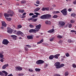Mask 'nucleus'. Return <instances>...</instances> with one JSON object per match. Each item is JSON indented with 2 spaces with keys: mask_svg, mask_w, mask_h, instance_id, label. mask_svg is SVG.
<instances>
[{
  "mask_svg": "<svg viewBox=\"0 0 76 76\" xmlns=\"http://www.w3.org/2000/svg\"><path fill=\"white\" fill-rule=\"evenodd\" d=\"M13 33H14V34H16L17 35H20H20H21V37H23V33L20 31H18L17 32L16 30H14L13 31Z\"/></svg>",
  "mask_w": 76,
  "mask_h": 76,
  "instance_id": "1",
  "label": "nucleus"
},
{
  "mask_svg": "<svg viewBox=\"0 0 76 76\" xmlns=\"http://www.w3.org/2000/svg\"><path fill=\"white\" fill-rule=\"evenodd\" d=\"M61 12L62 13L63 15L64 16H66V15H67V11L66 10V8L62 10Z\"/></svg>",
  "mask_w": 76,
  "mask_h": 76,
  "instance_id": "2",
  "label": "nucleus"
},
{
  "mask_svg": "<svg viewBox=\"0 0 76 76\" xmlns=\"http://www.w3.org/2000/svg\"><path fill=\"white\" fill-rule=\"evenodd\" d=\"M41 24H39V25L36 26L35 29L37 32H38V31H39V29H41Z\"/></svg>",
  "mask_w": 76,
  "mask_h": 76,
  "instance_id": "3",
  "label": "nucleus"
},
{
  "mask_svg": "<svg viewBox=\"0 0 76 76\" xmlns=\"http://www.w3.org/2000/svg\"><path fill=\"white\" fill-rule=\"evenodd\" d=\"M9 42L7 39H4L2 42V44L4 45H7Z\"/></svg>",
  "mask_w": 76,
  "mask_h": 76,
  "instance_id": "4",
  "label": "nucleus"
},
{
  "mask_svg": "<svg viewBox=\"0 0 76 76\" xmlns=\"http://www.w3.org/2000/svg\"><path fill=\"white\" fill-rule=\"evenodd\" d=\"M3 73L5 74V76H7V75H8V73L7 72L5 71H2V72L0 71V76H3Z\"/></svg>",
  "mask_w": 76,
  "mask_h": 76,
  "instance_id": "5",
  "label": "nucleus"
},
{
  "mask_svg": "<svg viewBox=\"0 0 76 76\" xmlns=\"http://www.w3.org/2000/svg\"><path fill=\"white\" fill-rule=\"evenodd\" d=\"M44 63V61L42 60H39L37 61L36 62V64H42Z\"/></svg>",
  "mask_w": 76,
  "mask_h": 76,
  "instance_id": "6",
  "label": "nucleus"
},
{
  "mask_svg": "<svg viewBox=\"0 0 76 76\" xmlns=\"http://www.w3.org/2000/svg\"><path fill=\"white\" fill-rule=\"evenodd\" d=\"M60 64V63L59 62H57L55 64V66L56 67V69H59V67Z\"/></svg>",
  "mask_w": 76,
  "mask_h": 76,
  "instance_id": "7",
  "label": "nucleus"
},
{
  "mask_svg": "<svg viewBox=\"0 0 76 76\" xmlns=\"http://www.w3.org/2000/svg\"><path fill=\"white\" fill-rule=\"evenodd\" d=\"M7 32L9 33V34H12L13 32V29L11 28H7Z\"/></svg>",
  "mask_w": 76,
  "mask_h": 76,
  "instance_id": "8",
  "label": "nucleus"
},
{
  "mask_svg": "<svg viewBox=\"0 0 76 76\" xmlns=\"http://www.w3.org/2000/svg\"><path fill=\"white\" fill-rule=\"evenodd\" d=\"M29 32V33H36L37 31L35 29H30Z\"/></svg>",
  "mask_w": 76,
  "mask_h": 76,
  "instance_id": "9",
  "label": "nucleus"
},
{
  "mask_svg": "<svg viewBox=\"0 0 76 76\" xmlns=\"http://www.w3.org/2000/svg\"><path fill=\"white\" fill-rule=\"evenodd\" d=\"M34 14H35L37 15H33L32 17L33 18H37L38 17V15H40V14L38 13V12H34Z\"/></svg>",
  "mask_w": 76,
  "mask_h": 76,
  "instance_id": "10",
  "label": "nucleus"
},
{
  "mask_svg": "<svg viewBox=\"0 0 76 76\" xmlns=\"http://www.w3.org/2000/svg\"><path fill=\"white\" fill-rule=\"evenodd\" d=\"M17 71H21L22 70V68L20 66H17L15 67Z\"/></svg>",
  "mask_w": 76,
  "mask_h": 76,
  "instance_id": "11",
  "label": "nucleus"
},
{
  "mask_svg": "<svg viewBox=\"0 0 76 76\" xmlns=\"http://www.w3.org/2000/svg\"><path fill=\"white\" fill-rule=\"evenodd\" d=\"M59 23L60 25L62 26H63L65 25V22L63 21L59 22Z\"/></svg>",
  "mask_w": 76,
  "mask_h": 76,
  "instance_id": "12",
  "label": "nucleus"
},
{
  "mask_svg": "<svg viewBox=\"0 0 76 76\" xmlns=\"http://www.w3.org/2000/svg\"><path fill=\"white\" fill-rule=\"evenodd\" d=\"M2 26L6 27L7 26V24L6 23V22L4 21H2Z\"/></svg>",
  "mask_w": 76,
  "mask_h": 76,
  "instance_id": "13",
  "label": "nucleus"
},
{
  "mask_svg": "<svg viewBox=\"0 0 76 76\" xmlns=\"http://www.w3.org/2000/svg\"><path fill=\"white\" fill-rule=\"evenodd\" d=\"M40 18L42 19H46V15H44L40 16Z\"/></svg>",
  "mask_w": 76,
  "mask_h": 76,
  "instance_id": "14",
  "label": "nucleus"
},
{
  "mask_svg": "<svg viewBox=\"0 0 76 76\" xmlns=\"http://www.w3.org/2000/svg\"><path fill=\"white\" fill-rule=\"evenodd\" d=\"M4 16H5V19L6 18H7V17H9L10 15L9 14L7 13H5L4 14Z\"/></svg>",
  "mask_w": 76,
  "mask_h": 76,
  "instance_id": "15",
  "label": "nucleus"
},
{
  "mask_svg": "<svg viewBox=\"0 0 76 76\" xmlns=\"http://www.w3.org/2000/svg\"><path fill=\"white\" fill-rule=\"evenodd\" d=\"M51 17V15L50 14H46V19H49Z\"/></svg>",
  "mask_w": 76,
  "mask_h": 76,
  "instance_id": "16",
  "label": "nucleus"
},
{
  "mask_svg": "<svg viewBox=\"0 0 76 76\" xmlns=\"http://www.w3.org/2000/svg\"><path fill=\"white\" fill-rule=\"evenodd\" d=\"M9 66V64H6L4 65L3 66H2V69H5L7 67H8Z\"/></svg>",
  "mask_w": 76,
  "mask_h": 76,
  "instance_id": "17",
  "label": "nucleus"
},
{
  "mask_svg": "<svg viewBox=\"0 0 76 76\" xmlns=\"http://www.w3.org/2000/svg\"><path fill=\"white\" fill-rule=\"evenodd\" d=\"M27 37L28 39H33V37L32 36H27Z\"/></svg>",
  "mask_w": 76,
  "mask_h": 76,
  "instance_id": "18",
  "label": "nucleus"
},
{
  "mask_svg": "<svg viewBox=\"0 0 76 76\" xmlns=\"http://www.w3.org/2000/svg\"><path fill=\"white\" fill-rule=\"evenodd\" d=\"M7 13L9 14H13L14 12L11 10H9L7 12Z\"/></svg>",
  "mask_w": 76,
  "mask_h": 76,
  "instance_id": "19",
  "label": "nucleus"
},
{
  "mask_svg": "<svg viewBox=\"0 0 76 76\" xmlns=\"http://www.w3.org/2000/svg\"><path fill=\"white\" fill-rule=\"evenodd\" d=\"M54 31V29H52L51 30H49L48 31V33H52V32H53Z\"/></svg>",
  "mask_w": 76,
  "mask_h": 76,
  "instance_id": "20",
  "label": "nucleus"
},
{
  "mask_svg": "<svg viewBox=\"0 0 76 76\" xmlns=\"http://www.w3.org/2000/svg\"><path fill=\"white\" fill-rule=\"evenodd\" d=\"M11 37L13 38L14 39H16V38H17V36L15 35H12L11 36Z\"/></svg>",
  "mask_w": 76,
  "mask_h": 76,
  "instance_id": "21",
  "label": "nucleus"
},
{
  "mask_svg": "<svg viewBox=\"0 0 76 76\" xmlns=\"http://www.w3.org/2000/svg\"><path fill=\"white\" fill-rule=\"evenodd\" d=\"M59 56H60V54H57L54 56V57H55L56 58H58Z\"/></svg>",
  "mask_w": 76,
  "mask_h": 76,
  "instance_id": "22",
  "label": "nucleus"
},
{
  "mask_svg": "<svg viewBox=\"0 0 76 76\" xmlns=\"http://www.w3.org/2000/svg\"><path fill=\"white\" fill-rule=\"evenodd\" d=\"M40 10V8L37 7L34 10V12H37V11L39 10Z\"/></svg>",
  "mask_w": 76,
  "mask_h": 76,
  "instance_id": "23",
  "label": "nucleus"
},
{
  "mask_svg": "<svg viewBox=\"0 0 76 76\" xmlns=\"http://www.w3.org/2000/svg\"><path fill=\"white\" fill-rule=\"evenodd\" d=\"M47 25H51V22L49 21H46L45 23Z\"/></svg>",
  "mask_w": 76,
  "mask_h": 76,
  "instance_id": "24",
  "label": "nucleus"
},
{
  "mask_svg": "<svg viewBox=\"0 0 76 76\" xmlns=\"http://www.w3.org/2000/svg\"><path fill=\"white\" fill-rule=\"evenodd\" d=\"M54 56L51 55L49 57V59H50V60H53V58H54Z\"/></svg>",
  "mask_w": 76,
  "mask_h": 76,
  "instance_id": "25",
  "label": "nucleus"
},
{
  "mask_svg": "<svg viewBox=\"0 0 76 76\" xmlns=\"http://www.w3.org/2000/svg\"><path fill=\"white\" fill-rule=\"evenodd\" d=\"M43 39H42L40 41H39V42H37V44H41V43H42V42H43Z\"/></svg>",
  "mask_w": 76,
  "mask_h": 76,
  "instance_id": "26",
  "label": "nucleus"
},
{
  "mask_svg": "<svg viewBox=\"0 0 76 76\" xmlns=\"http://www.w3.org/2000/svg\"><path fill=\"white\" fill-rule=\"evenodd\" d=\"M4 56L2 53H0V57L1 58L4 59V58H3Z\"/></svg>",
  "mask_w": 76,
  "mask_h": 76,
  "instance_id": "27",
  "label": "nucleus"
},
{
  "mask_svg": "<svg viewBox=\"0 0 76 76\" xmlns=\"http://www.w3.org/2000/svg\"><path fill=\"white\" fill-rule=\"evenodd\" d=\"M63 66H64V64H63L60 65L59 67V69H60V68H61V67H63Z\"/></svg>",
  "mask_w": 76,
  "mask_h": 76,
  "instance_id": "28",
  "label": "nucleus"
},
{
  "mask_svg": "<svg viewBox=\"0 0 76 76\" xmlns=\"http://www.w3.org/2000/svg\"><path fill=\"white\" fill-rule=\"evenodd\" d=\"M6 19L7 20H8V21H10L11 20H12V18H6Z\"/></svg>",
  "mask_w": 76,
  "mask_h": 76,
  "instance_id": "29",
  "label": "nucleus"
},
{
  "mask_svg": "<svg viewBox=\"0 0 76 76\" xmlns=\"http://www.w3.org/2000/svg\"><path fill=\"white\" fill-rule=\"evenodd\" d=\"M26 3V1L23 0L21 1V4H25Z\"/></svg>",
  "mask_w": 76,
  "mask_h": 76,
  "instance_id": "30",
  "label": "nucleus"
},
{
  "mask_svg": "<svg viewBox=\"0 0 76 76\" xmlns=\"http://www.w3.org/2000/svg\"><path fill=\"white\" fill-rule=\"evenodd\" d=\"M35 70L36 72H40V70H41V69H40L36 68L35 69Z\"/></svg>",
  "mask_w": 76,
  "mask_h": 76,
  "instance_id": "31",
  "label": "nucleus"
},
{
  "mask_svg": "<svg viewBox=\"0 0 76 76\" xmlns=\"http://www.w3.org/2000/svg\"><path fill=\"white\" fill-rule=\"evenodd\" d=\"M29 26L31 28H34V26L32 24H30L29 25Z\"/></svg>",
  "mask_w": 76,
  "mask_h": 76,
  "instance_id": "32",
  "label": "nucleus"
},
{
  "mask_svg": "<svg viewBox=\"0 0 76 76\" xmlns=\"http://www.w3.org/2000/svg\"><path fill=\"white\" fill-rule=\"evenodd\" d=\"M28 71L29 72H34V70H33V69H31V68L29 69H28Z\"/></svg>",
  "mask_w": 76,
  "mask_h": 76,
  "instance_id": "33",
  "label": "nucleus"
},
{
  "mask_svg": "<svg viewBox=\"0 0 76 76\" xmlns=\"http://www.w3.org/2000/svg\"><path fill=\"white\" fill-rule=\"evenodd\" d=\"M18 12H20V13H22L23 12H24V10H18Z\"/></svg>",
  "mask_w": 76,
  "mask_h": 76,
  "instance_id": "34",
  "label": "nucleus"
},
{
  "mask_svg": "<svg viewBox=\"0 0 76 76\" xmlns=\"http://www.w3.org/2000/svg\"><path fill=\"white\" fill-rule=\"evenodd\" d=\"M18 29H20V28H21L22 27V26L20 25H19L18 26Z\"/></svg>",
  "mask_w": 76,
  "mask_h": 76,
  "instance_id": "35",
  "label": "nucleus"
},
{
  "mask_svg": "<svg viewBox=\"0 0 76 76\" xmlns=\"http://www.w3.org/2000/svg\"><path fill=\"white\" fill-rule=\"evenodd\" d=\"M71 16H73V17H75L76 16V14L74 13H72V14H71Z\"/></svg>",
  "mask_w": 76,
  "mask_h": 76,
  "instance_id": "36",
  "label": "nucleus"
},
{
  "mask_svg": "<svg viewBox=\"0 0 76 76\" xmlns=\"http://www.w3.org/2000/svg\"><path fill=\"white\" fill-rule=\"evenodd\" d=\"M69 75V72H66L65 73V76H67Z\"/></svg>",
  "mask_w": 76,
  "mask_h": 76,
  "instance_id": "37",
  "label": "nucleus"
},
{
  "mask_svg": "<svg viewBox=\"0 0 76 76\" xmlns=\"http://www.w3.org/2000/svg\"><path fill=\"white\" fill-rule=\"evenodd\" d=\"M57 17H58V16L57 15H54L53 17V18H57Z\"/></svg>",
  "mask_w": 76,
  "mask_h": 76,
  "instance_id": "38",
  "label": "nucleus"
},
{
  "mask_svg": "<svg viewBox=\"0 0 76 76\" xmlns=\"http://www.w3.org/2000/svg\"><path fill=\"white\" fill-rule=\"evenodd\" d=\"M57 37L58 38H62V36L60 35H58L57 36Z\"/></svg>",
  "mask_w": 76,
  "mask_h": 76,
  "instance_id": "39",
  "label": "nucleus"
},
{
  "mask_svg": "<svg viewBox=\"0 0 76 76\" xmlns=\"http://www.w3.org/2000/svg\"><path fill=\"white\" fill-rule=\"evenodd\" d=\"M66 56V57H69V56H70V55L69 54V53H66L65 54Z\"/></svg>",
  "mask_w": 76,
  "mask_h": 76,
  "instance_id": "40",
  "label": "nucleus"
},
{
  "mask_svg": "<svg viewBox=\"0 0 76 76\" xmlns=\"http://www.w3.org/2000/svg\"><path fill=\"white\" fill-rule=\"evenodd\" d=\"M54 76H60V75L58 74H54Z\"/></svg>",
  "mask_w": 76,
  "mask_h": 76,
  "instance_id": "41",
  "label": "nucleus"
},
{
  "mask_svg": "<svg viewBox=\"0 0 76 76\" xmlns=\"http://www.w3.org/2000/svg\"><path fill=\"white\" fill-rule=\"evenodd\" d=\"M50 8L49 7H45V10H49Z\"/></svg>",
  "mask_w": 76,
  "mask_h": 76,
  "instance_id": "42",
  "label": "nucleus"
},
{
  "mask_svg": "<svg viewBox=\"0 0 76 76\" xmlns=\"http://www.w3.org/2000/svg\"><path fill=\"white\" fill-rule=\"evenodd\" d=\"M72 66H73V67L74 68H76V65L74 64H73Z\"/></svg>",
  "mask_w": 76,
  "mask_h": 76,
  "instance_id": "43",
  "label": "nucleus"
},
{
  "mask_svg": "<svg viewBox=\"0 0 76 76\" xmlns=\"http://www.w3.org/2000/svg\"><path fill=\"white\" fill-rule=\"evenodd\" d=\"M42 10L43 11H45V7H42Z\"/></svg>",
  "mask_w": 76,
  "mask_h": 76,
  "instance_id": "44",
  "label": "nucleus"
},
{
  "mask_svg": "<svg viewBox=\"0 0 76 76\" xmlns=\"http://www.w3.org/2000/svg\"><path fill=\"white\" fill-rule=\"evenodd\" d=\"M54 40V38L53 37L50 39V41H53V40Z\"/></svg>",
  "mask_w": 76,
  "mask_h": 76,
  "instance_id": "45",
  "label": "nucleus"
},
{
  "mask_svg": "<svg viewBox=\"0 0 76 76\" xmlns=\"http://www.w3.org/2000/svg\"><path fill=\"white\" fill-rule=\"evenodd\" d=\"M26 47H28V48H31V46L30 45H27Z\"/></svg>",
  "mask_w": 76,
  "mask_h": 76,
  "instance_id": "46",
  "label": "nucleus"
},
{
  "mask_svg": "<svg viewBox=\"0 0 76 76\" xmlns=\"http://www.w3.org/2000/svg\"><path fill=\"white\" fill-rule=\"evenodd\" d=\"M36 3L37 4H39V1H36Z\"/></svg>",
  "mask_w": 76,
  "mask_h": 76,
  "instance_id": "47",
  "label": "nucleus"
},
{
  "mask_svg": "<svg viewBox=\"0 0 76 76\" xmlns=\"http://www.w3.org/2000/svg\"><path fill=\"white\" fill-rule=\"evenodd\" d=\"M23 74H18V76H23Z\"/></svg>",
  "mask_w": 76,
  "mask_h": 76,
  "instance_id": "48",
  "label": "nucleus"
},
{
  "mask_svg": "<svg viewBox=\"0 0 76 76\" xmlns=\"http://www.w3.org/2000/svg\"><path fill=\"white\" fill-rule=\"evenodd\" d=\"M71 23H74L75 22V20H71L70 21Z\"/></svg>",
  "mask_w": 76,
  "mask_h": 76,
  "instance_id": "49",
  "label": "nucleus"
},
{
  "mask_svg": "<svg viewBox=\"0 0 76 76\" xmlns=\"http://www.w3.org/2000/svg\"><path fill=\"white\" fill-rule=\"evenodd\" d=\"M37 20V18H35L33 20V22H36Z\"/></svg>",
  "mask_w": 76,
  "mask_h": 76,
  "instance_id": "50",
  "label": "nucleus"
},
{
  "mask_svg": "<svg viewBox=\"0 0 76 76\" xmlns=\"http://www.w3.org/2000/svg\"><path fill=\"white\" fill-rule=\"evenodd\" d=\"M34 15V14L33 13H30L29 14V16H32L33 15Z\"/></svg>",
  "mask_w": 76,
  "mask_h": 76,
  "instance_id": "51",
  "label": "nucleus"
},
{
  "mask_svg": "<svg viewBox=\"0 0 76 76\" xmlns=\"http://www.w3.org/2000/svg\"><path fill=\"white\" fill-rule=\"evenodd\" d=\"M70 32H76V31L75 30H71Z\"/></svg>",
  "mask_w": 76,
  "mask_h": 76,
  "instance_id": "52",
  "label": "nucleus"
},
{
  "mask_svg": "<svg viewBox=\"0 0 76 76\" xmlns=\"http://www.w3.org/2000/svg\"><path fill=\"white\" fill-rule=\"evenodd\" d=\"M68 42H69V43H70V42H72V40H71V39H69L68 40Z\"/></svg>",
  "mask_w": 76,
  "mask_h": 76,
  "instance_id": "53",
  "label": "nucleus"
},
{
  "mask_svg": "<svg viewBox=\"0 0 76 76\" xmlns=\"http://www.w3.org/2000/svg\"><path fill=\"white\" fill-rule=\"evenodd\" d=\"M62 42H63V41L62 40H60L59 42V44H61V43H62Z\"/></svg>",
  "mask_w": 76,
  "mask_h": 76,
  "instance_id": "54",
  "label": "nucleus"
},
{
  "mask_svg": "<svg viewBox=\"0 0 76 76\" xmlns=\"http://www.w3.org/2000/svg\"><path fill=\"white\" fill-rule=\"evenodd\" d=\"M0 61L1 62H2V63H3V61H4V60L3 59H1L0 60Z\"/></svg>",
  "mask_w": 76,
  "mask_h": 76,
  "instance_id": "55",
  "label": "nucleus"
},
{
  "mask_svg": "<svg viewBox=\"0 0 76 76\" xmlns=\"http://www.w3.org/2000/svg\"><path fill=\"white\" fill-rule=\"evenodd\" d=\"M59 13H60V11H56V14Z\"/></svg>",
  "mask_w": 76,
  "mask_h": 76,
  "instance_id": "56",
  "label": "nucleus"
},
{
  "mask_svg": "<svg viewBox=\"0 0 76 76\" xmlns=\"http://www.w3.org/2000/svg\"><path fill=\"white\" fill-rule=\"evenodd\" d=\"M68 11H69V12H71V11H72V9L71 8L69 9Z\"/></svg>",
  "mask_w": 76,
  "mask_h": 76,
  "instance_id": "57",
  "label": "nucleus"
},
{
  "mask_svg": "<svg viewBox=\"0 0 76 76\" xmlns=\"http://www.w3.org/2000/svg\"><path fill=\"white\" fill-rule=\"evenodd\" d=\"M73 4H76V0L74 1L73 2Z\"/></svg>",
  "mask_w": 76,
  "mask_h": 76,
  "instance_id": "58",
  "label": "nucleus"
},
{
  "mask_svg": "<svg viewBox=\"0 0 76 76\" xmlns=\"http://www.w3.org/2000/svg\"><path fill=\"white\" fill-rule=\"evenodd\" d=\"M52 13L53 14H56V11H53L52 12Z\"/></svg>",
  "mask_w": 76,
  "mask_h": 76,
  "instance_id": "59",
  "label": "nucleus"
},
{
  "mask_svg": "<svg viewBox=\"0 0 76 76\" xmlns=\"http://www.w3.org/2000/svg\"><path fill=\"white\" fill-rule=\"evenodd\" d=\"M72 24H69V28H71V27H72Z\"/></svg>",
  "mask_w": 76,
  "mask_h": 76,
  "instance_id": "60",
  "label": "nucleus"
},
{
  "mask_svg": "<svg viewBox=\"0 0 76 76\" xmlns=\"http://www.w3.org/2000/svg\"><path fill=\"white\" fill-rule=\"evenodd\" d=\"M25 50L26 51H28V48H26V47H25Z\"/></svg>",
  "mask_w": 76,
  "mask_h": 76,
  "instance_id": "61",
  "label": "nucleus"
},
{
  "mask_svg": "<svg viewBox=\"0 0 76 76\" xmlns=\"http://www.w3.org/2000/svg\"><path fill=\"white\" fill-rule=\"evenodd\" d=\"M7 76H13V75H12V74H10L8 75Z\"/></svg>",
  "mask_w": 76,
  "mask_h": 76,
  "instance_id": "62",
  "label": "nucleus"
},
{
  "mask_svg": "<svg viewBox=\"0 0 76 76\" xmlns=\"http://www.w3.org/2000/svg\"><path fill=\"white\" fill-rule=\"evenodd\" d=\"M25 15H26V13H24L23 14V16H25Z\"/></svg>",
  "mask_w": 76,
  "mask_h": 76,
  "instance_id": "63",
  "label": "nucleus"
},
{
  "mask_svg": "<svg viewBox=\"0 0 76 76\" xmlns=\"http://www.w3.org/2000/svg\"><path fill=\"white\" fill-rule=\"evenodd\" d=\"M3 51H2L1 52H0V54H3Z\"/></svg>",
  "mask_w": 76,
  "mask_h": 76,
  "instance_id": "64",
  "label": "nucleus"
}]
</instances>
